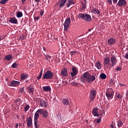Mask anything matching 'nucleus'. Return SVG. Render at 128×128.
Instances as JSON below:
<instances>
[{"instance_id": "f257e3e1", "label": "nucleus", "mask_w": 128, "mask_h": 128, "mask_svg": "<svg viewBox=\"0 0 128 128\" xmlns=\"http://www.w3.org/2000/svg\"><path fill=\"white\" fill-rule=\"evenodd\" d=\"M80 80L82 82H84L86 80L87 82H92L96 80V76L90 75L88 72H86L83 74L82 76L80 78Z\"/></svg>"}, {"instance_id": "f03ea898", "label": "nucleus", "mask_w": 128, "mask_h": 128, "mask_svg": "<svg viewBox=\"0 0 128 128\" xmlns=\"http://www.w3.org/2000/svg\"><path fill=\"white\" fill-rule=\"evenodd\" d=\"M78 18L86 20V22H90L92 20V17L88 14H80L78 15Z\"/></svg>"}, {"instance_id": "7ed1b4c3", "label": "nucleus", "mask_w": 128, "mask_h": 128, "mask_svg": "<svg viewBox=\"0 0 128 128\" xmlns=\"http://www.w3.org/2000/svg\"><path fill=\"white\" fill-rule=\"evenodd\" d=\"M114 92L112 90H107L106 92V96L108 100L114 98Z\"/></svg>"}, {"instance_id": "20e7f679", "label": "nucleus", "mask_w": 128, "mask_h": 128, "mask_svg": "<svg viewBox=\"0 0 128 128\" xmlns=\"http://www.w3.org/2000/svg\"><path fill=\"white\" fill-rule=\"evenodd\" d=\"M42 78L44 80H50V78H52V72L50 70H48L44 74Z\"/></svg>"}, {"instance_id": "39448f33", "label": "nucleus", "mask_w": 128, "mask_h": 128, "mask_svg": "<svg viewBox=\"0 0 128 128\" xmlns=\"http://www.w3.org/2000/svg\"><path fill=\"white\" fill-rule=\"evenodd\" d=\"M70 18H67L66 20L64 22V23L63 25L64 26V30L66 32L68 30V28L70 26Z\"/></svg>"}, {"instance_id": "423d86ee", "label": "nucleus", "mask_w": 128, "mask_h": 128, "mask_svg": "<svg viewBox=\"0 0 128 128\" xmlns=\"http://www.w3.org/2000/svg\"><path fill=\"white\" fill-rule=\"evenodd\" d=\"M96 92L94 90H90V102H94V99L96 98Z\"/></svg>"}, {"instance_id": "0eeeda50", "label": "nucleus", "mask_w": 128, "mask_h": 128, "mask_svg": "<svg viewBox=\"0 0 128 128\" xmlns=\"http://www.w3.org/2000/svg\"><path fill=\"white\" fill-rule=\"evenodd\" d=\"M38 112H40V114H42L44 118H48V113L46 110L44 109H39L38 110Z\"/></svg>"}, {"instance_id": "6e6552de", "label": "nucleus", "mask_w": 128, "mask_h": 128, "mask_svg": "<svg viewBox=\"0 0 128 128\" xmlns=\"http://www.w3.org/2000/svg\"><path fill=\"white\" fill-rule=\"evenodd\" d=\"M110 62L112 63L111 66L113 68L116 64V62H118V60H116V57L114 56H112L110 58Z\"/></svg>"}, {"instance_id": "1a4fd4ad", "label": "nucleus", "mask_w": 128, "mask_h": 128, "mask_svg": "<svg viewBox=\"0 0 128 128\" xmlns=\"http://www.w3.org/2000/svg\"><path fill=\"white\" fill-rule=\"evenodd\" d=\"M72 72H71V76L74 78V76H78V68L76 66H73L72 68Z\"/></svg>"}, {"instance_id": "9d476101", "label": "nucleus", "mask_w": 128, "mask_h": 128, "mask_svg": "<svg viewBox=\"0 0 128 128\" xmlns=\"http://www.w3.org/2000/svg\"><path fill=\"white\" fill-rule=\"evenodd\" d=\"M20 82L18 81L13 80L8 82V84L9 86H20Z\"/></svg>"}, {"instance_id": "9b49d317", "label": "nucleus", "mask_w": 128, "mask_h": 128, "mask_svg": "<svg viewBox=\"0 0 128 128\" xmlns=\"http://www.w3.org/2000/svg\"><path fill=\"white\" fill-rule=\"evenodd\" d=\"M117 6L120 7H122L123 6H126V0H119Z\"/></svg>"}, {"instance_id": "f8f14e48", "label": "nucleus", "mask_w": 128, "mask_h": 128, "mask_svg": "<svg viewBox=\"0 0 128 128\" xmlns=\"http://www.w3.org/2000/svg\"><path fill=\"white\" fill-rule=\"evenodd\" d=\"M10 24H18V20L16 17H11L8 20Z\"/></svg>"}, {"instance_id": "ddd939ff", "label": "nucleus", "mask_w": 128, "mask_h": 128, "mask_svg": "<svg viewBox=\"0 0 128 128\" xmlns=\"http://www.w3.org/2000/svg\"><path fill=\"white\" fill-rule=\"evenodd\" d=\"M37 100L40 102V106L42 108H43V106L46 108V104L44 100H41L40 98H38Z\"/></svg>"}, {"instance_id": "4468645a", "label": "nucleus", "mask_w": 128, "mask_h": 128, "mask_svg": "<svg viewBox=\"0 0 128 128\" xmlns=\"http://www.w3.org/2000/svg\"><path fill=\"white\" fill-rule=\"evenodd\" d=\"M26 120L27 126H28V128L32 126V117H29L27 118Z\"/></svg>"}, {"instance_id": "2eb2a0df", "label": "nucleus", "mask_w": 128, "mask_h": 128, "mask_svg": "<svg viewBox=\"0 0 128 128\" xmlns=\"http://www.w3.org/2000/svg\"><path fill=\"white\" fill-rule=\"evenodd\" d=\"M110 62V58L106 57L104 58V62L103 64L104 66H106Z\"/></svg>"}, {"instance_id": "dca6fc26", "label": "nucleus", "mask_w": 128, "mask_h": 128, "mask_svg": "<svg viewBox=\"0 0 128 128\" xmlns=\"http://www.w3.org/2000/svg\"><path fill=\"white\" fill-rule=\"evenodd\" d=\"M92 114L94 116H100V114L98 112V108H93Z\"/></svg>"}, {"instance_id": "f3484780", "label": "nucleus", "mask_w": 128, "mask_h": 128, "mask_svg": "<svg viewBox=\"0 0 128 128\" xmlns=\"http://www.w3.org/2000/svg\"><path fill=\"white\" fill-rule=\"evenodd\" d=\"M108 44L110 46H112L116 44V39L114 38H110L108 40Z\"/></svg>"}, {"instance_id": "a211bd4d", "label": "nucleus", "mask_w": 128, "mask_h": 128, "mask_svg": "<svg viewBox=\"0 0 128 128\" xmlns=\"http://www.w3.org/2000/svg\"><path fill=\"white\" fill-rule=\"evenodd\" d=\"M27 90L28 92V94H34V86H28L27 87Z\"/></svg>"}, {"instance_id": "6ab92c4d", "label": "nucleus", "mask_w": 128, "mask_h": 128, "mask_svg": "<svg viewBox=\"0 0 128 128\" xmlns=\"http://www.w3.org/2000/svg\"><path fill=\"white\" fill-rule=\"evenodd\" d=\"M91 12L94 14H98L100 16V10H98L97 8L93 9L92 10Z\"/></svg>"}, {"instance_id": "aec40b11", "label": "nucleus", "mask_w": 128, "mask_h": 128, "mask_svg": "<svg viewBox=\"0 0 128 128\" xmlns=\"http://www.w3.org/2000/svg\"><path fill=\"white\" fill-rule=\"evenodd\" d=\"M61 74L64 76H68V70H66V68H64L62 70Z\"/></svg>"}, {"instance_id": "412c9836", "label": "nucleus", "mask_w": 128, "mask_h": 128, "mask_svg": "<svg viewBox=\"0 0 128 128\" xmlns=\"http://www.w3.org/2000/svg\"><path fill=\"white\" fill-rule=\"evenodd\" d=\"M62 104L65 106H70V100H68V98H64L62 100Z\"/></svg>"}, {"instance_id": "4be33fe9", "label": "nucleus", "mask_w": 128, "mask_h": 128, "mask_svg": "<svg viewBox=\"0 0 128 128\" xmlns=\"http://www.w3.org/2000/svg\"><path fill=\"white\" fill-rule=\"evenodd\" d=\"M28 78V74H20V78L22 80H26Z\"/></svg>"}, {"instance_id": "5701e85b", "label": "nucleus", "mask_w": 128, "mask_h": 128, "mask_svg": "<svg viewBox=\"0 0 128 128\" xmlns=\"http://www.w3.org/2000/svg\"><path fill=\"white\" fill-rule=\"evenodd\" d=\"M44 92H50L51 90L50 86H44L42 87Z\"/></svg>"}, {"instance_id": "b1692460", "label": "nucleus", "mask_w": 128, "mask_h": 128, "mask_svg": "<svg viewBox=\"0 0 128 128\" xmlns=\"http://www.w3.org/2000/svg\"><path fill=\"white\" fill-rule=\"evenodd\" d=\"M95 66L98 68V70H102V64L100 61H98L96 64H95Z\"/></svg>"}, {"instance_id": "393cba45", "label": "nucleus", "mask_w": 128, "mask_h": 128, "mask_svg": "<svg viewBox=\"0 0 128 128\" xmlns=\"http://www.w3.org/2000/svg\"><path fill=\"white\" fill-rule=\"evenodd\" d=\"M66 0H61L60 4V8H62L64 6Z\"/></svg>"}, {"instance_id": "a878e982", "label": "nucleus", "mask_w": 128, "mask_h": 128, "mask_svg": "<svg viewBox=\"0 0 128 128\" xmlns=\"http://www.w3.org/2000/svg\"><path fill=\"white\" fill-rule=\"evenodd\" d=\"M12 56L10 54L7 55V56H5V57H4V60H12Z\"/></svg>"}, {"instance_id": "bb28decb", "label": "nucleus", "mask_w": 128, "mask_h": 128, "mask_svg": "<svg viewBox=\"0 0 128 128\" xmlns=\"http://www.w3.org/2000/svg\"><path fill=\"white\" fill-rule=\"evenodd\" d=\"M39 116H40V112H38V110H37L36 113L34 114V121L38 120V118Z\"/></svg>"}, {"instance_id": "cd10ccee", "label": "nucleus", "mask_w": 128, "mask_h": 128, "mask_svg": "<svg viewBox=\"0 0 128 128\" xmlns=\"http://www.w3.org/2000/svg\"><path fill=\"white\" fill-rule=\"evenodd\" d=\"M116 95H117L116 98H118V100H122V94H120V93H118H118H116Z\"/></svg>"}, {"instance_id": "c85d7f7f", "label": "nucleus", "mask_w": 128, "mask_h": 128, "mask_svg": "<svg viewBox=\"0 0 128 128\" xmlns=\"http://www.w3.org/2000/svg\"><path fill=\"white\" fill-rule=\"evenodd\" d=\"M100 78L102 80H106V75L104 73H102L100 74Z\"/></svg>"}, {"instance_id": "c756f323", "label": "nucleus", "mask_w": 128, "mask_h": 128, "mask_svg": "<svg viewBox=\"0 0 128 128\" xmlns=\"http://www.w3.org/2000/svg\"><path fill=\"white\" fill-rule=\"evenodd\" d=\"M122 124H124V123H122V121L120 120L118 121V128H120V126H122Z\"/></svg>"}, {"instance_id": "7c9ffc66", "label": "nucleus", "mask_w": 128, "mask_h": 128, "mask_svg": "<svg viewBox=\"0 0 128 128\" xmlns=\"http://www.w3.org/2000/svg\"><path fill=\"white\" fill-rule=\"evenodd\" d=\"M16 16L18 18H22V13L20 12H17Z\"/></svg>"}, {"instance_id": "2f4dec72", "label": "nucleus", "mask_w": 128, "mask_h": 128, "mask_svg": "<svg viewBox=\"0 0 128 128\" xmlns=\"http://www.w3.org/2000/svg\"><path fill=\"white\" fill-rule=\"evenodd\" d=\"M42 70L40 72V74L37 78V80H40V78H42Z\"/></svg>"}, {"instance_id": "473e14b6", "label": "nucleus", "mask_w": 128, "mask_h": 128, "mask_svg": "<svg viewBox=\"0 0 128 128\" xmlns=\"http://www.w3.org/2000/svg\"><path fill=\"white\" fill-rule=\"evenodd\" d=\"M12 68H18V64H16V62H14L12 65Z\"/></svg>"}, {"instance_id": "72a5a7b5", "label": "nucleus", "mask_w": 128, "mask_h": 128, "mask_svg": "<svg viewBox=\"0 0 128 128\" xmlns=\"http://www.w3.org/2000/svg\"><path fill=\"white\" fill-rule=\"evenodd\" d=\"M30 110V105H26L24 106V112H28Z\"/></svg>"}, {"instance_id": "f704fd0d", "label": "nucleus", "mask_w": 128, "mask_h": 128, "mask_svg": "<svg viewBox=\"0 0 128 128\" xmlns=\"http://www.w3.org/2000/svg\"><path fill=\"white\" fill-rule=\"evenodd\" d=\"M8 0H2L0 2V3L2 4H4L6 2H8Z\"/></svg>"}, {"instance_id": "c9c22d12", "label": "nucleus", "mask_w": 128, "mask_h": 128, "mask_svg": "<svg viewBox=\"0 0 128 128\" xmlns=\"http://www.w3.org/2000/svg\"><path fill=\"white\" fill-rule=\"evenodd\" d=\"M34 124L36 128H40V127L38 126V121H34Z\"/></svg>"}, {"instance_id": "e433bc0d", "label": "nucleus", "mask_w": 128, "mask_h": 128, "mask_svg": "<svg viewBox=\"0 0 128 128\" xmlns=\"http://www.w3.org/2000/svg\"><path fill=\"white\" fill-rule=\"evenodd\" d=\"M50 58H52V56H50V55H47L45 58V60H50Z\"/></svg>"}, {"instance_id": "4c0bfd02", "label": "nucleus", "mask_w": 128, "mask_h": 128, "mask_svg": "<svg viewBox=\"0 0 128 128\" xmlns=\"http://www.w3.org/2000/svg\"><path fill=\"white\" fill-rule=\"evenodd\" d=\"M110 84L112 86H114V79H110Z\"/></svg>"}, {"instance_id": "58836bf2", "label": "nucleus", "mask_w": 128, "mask_h": 128, "mask_svg": "<svg viewBox=\"0 0 128 128\" xmlns=\"http://www.w3.org/2000/svg\"><path fill=\"white\" fill-rule=\"evenodd\" d=\"M68 2L70 4H74V0H68Z\"/></svg>"}, {"instance_id": "ea45409f", "label": "nucleus", "mask_w": 128, "mask_h": 128, "mask_svg": "<svg viewBox=\"0 0 128 128\" xmlns=\"http://www.w3.org/2000/svg\"><path fill=\"white\" fill-rule=\"evenodd\" d=\"M76 54V51H72L70 52V54L71 56H74V54Z\"/></svg>"}, {"instance_id": "a19ab883", "label": "nucleus", "mask_w": 128, "mask_h": 128, "mask_svg": "<svg viewBox=\"0 0 128 128\" xmlns=\"http://www.w3.org/2000/svg\"><path fill=\"white\" fill-rule=\"evenodd\" d=\"M82 8L84 10L85 8H86V4H84V3H82Z\"/></svg>"}, {"instance_id": "79ce46f5", "label": "nucleus", "mask_w": 128, "mask_h": 128, "mask_svg": "<svg viewBox=\"0 0 128 128\" xmlns=\"http://www.w3.org/2000/svg\"><path fill=\"white\" fill-rule=\"evenodd\" d=\"M24 90V88H22L19 90V92H22Z\"/></svg>"}, {"instance_id": "37998d69", "label": "nucleus", "mask_w": 128, "mask_h": 128, "mask_svg": "<svg viewBox=\"0 0 128 128\" xmlns=\"http://www.w3.org/2000/svg\"><path fill=\"white\" fill-rule=\"evenodd\" d=\"M40 20V16L34 17V20Z\"/></svg>"}, {"instance_id": "c03bdc74", "label": "nucleus", "mask_w": 128, "mask_h": 128, "mask_svg": "<svg viewBox=\"0 0 128 128\" xmlns=\"http://www.w3.org/2000/svg\"><path fill=\"white\" fill-rule=\"evenodd\" d=\"M101 120H102V119H100V118L97 119L96 122L98 124H100V122Z\"/></svg>"}, {"instance_id": "a18cd8bd", "label": "nucleus", "mask_w": 128, "mask_h": 128, "mask_svg": "<svg viewBox=\"0 0 128 128\" xmlns=\"http://www.w3.org/2000/svg\"><path fill=\"white\" fill-rule=\"evenodd\" d=\"M122 70V68L118 66V67H117V68L116 69V70L117 72H118V71L120 70Z\"/></svg>"}, {"instance_id": "49530a36", "label": "nucleus", "mask_w": 128, "mask_h": 128, "mask_svg": "<svg viewBox=\"0 0 128 128\" xmlns=\"http://www.w3.org/2000/svg\"><path fill=\"white\" fill-rule=\"evenodd\" d=\"M108 4H110V5L112 4V0H108Z\"/></svg>"}, {"instance_id": "de8ad7c7", "label": "nucleus", "mask_w": 128, "mask_h": 128, "mask_svg": "<svg viewBox=\"0 0 128 128\" xmlns=\"http://www.w3.org/2000/svg\"><path fill=\"white\" fill-rule=\"evenodd\" d=\"M66 6L68 8L69 6H72V4H69L68 2V3L66 4Z\"/></svg>"}, {"instance_id": "09e8293b", "label": "nucleus", "mask_w": 128, "mask_h": 128, "mask_svg": "<svg viewBox=\"0 0 128 128\" xmlns=\"http://www.w3.org/2000/svg\"><path fill=\"white\" fill-rule=\"evenodd\" d=\"M125 58H126V60H128V54H125V56H124Z\"/></svg>"}, {"instance_id": "8fccbe9b", "label": "nucleus", "mask_w": 128, "mask_h": 128, "mask_svg": "<svg viewBox=\"0 0 128 128\" xmlns=\"http://www.w3.org/2000/svg\"><path fill=\"white\" fill-rule=\"evenodd\" d=\"M62 83L64 84H68V81L66 80H63Z\"/></svg>"}, {"instance_id": "3c124183", "label": "nucleus", "mask_w": 128, "mask_h": 128, "mask_svg": "<svg viewBox=\"0 0 128 128\" xmlns=\"http://www.w3.org/2000/svg\"><path fill=\"white\" fill-rule=\"evenodd\" d=\"M44 14V11H40V16H43Z\"/></svg>"}, {"instance_id": "603ef678", "label": "nucleus", "mask_w": 128, "mask_h": 128, "mask_svg": "<svg viewBox=\"0 0 128 128\" xmlns=\"http://www.w3.org/2000/svg\"><path fill=\"white\" fill-rule=\"evenodd\" d=\"M72 84H73V86H76L77 84L76 82H72Z\"/></svg>"}, {"instance_id": "864d4df0", "label": "nucleus", "mask_w": 128, "mask_h": 128, "mask_svg": "<svg viewBox=\"0 0 128 128\" xmlns=\"http://www.w3.org/2000/svg\"><path fill=\"white\" fill-rule=\"evenodd\" d=\"M21 117H22V120H24V118H25L24 115L22 114Z\"/></svg>"}, {"instance_id": "5fc2aeb1", "label": "nucleus", "mask_w": 128, "mask_h": 128, "mask_svg": "<svg viewBox=\"0 0 128 128\" xmlns=\"http://www.w3.org/2000/svg\"><path fill=\"white\" fill-rule=\"evenodd\" d=\"M112 2L114 4H116V2H118V0H112Z\"/></svg>"}, {"instance_id": "6e6d98bb", "label": "nucleus", "mask_w": 128, "mask_h": 128, "mask_svg": "<svg viewBox=\"0 0 128 128\" xmlns=\"http://www.w3.org/2000/svg\"><path fill=\"white\" fill-rule=\"evenodd\" d=\"M110 128H114V125H113L112 124H111L110 125Z\"/></svg>"}, {"instance_id": "4d7b16f0", "label": "nucleus", "mask_w": 128, "mask_h": 128, "mask_svg": "<svg viewBox=\"0 0 128 128\" xmlns=\"http://www.w3.org/2000/svg\"><path fill=\"white\" fill-rule=\"evenodd\" d=\"M26 2V0H22V4H24V2Z\"/></svg>"}, {"instance_id": "13d9d810", "label": "nucleus", "mask_w": 128, "mask_h": 128, "mask_svg": "<svg viewBox=\"0 0 128 128\" xmlns=\"http://www.w3.org/2000/svg\"><path fill=\"white\" fill-rule=\"evenodd\" d=\"M15 128H18V124H16L15 126Z\"/></svg>"}, {"instance_id": "bf43d9fd", "label": "nucleus", "mask_w": 128, "mask_h": 128, "mask_svg": "<svg viewBox=\"0 0 128 128\" xmlns=\"http://www.w3.org/2000/svg\"><path fill=\"white\" fill-rule=\"evenodd\" d=\"M42 48H43V50H44V52H46V47L43 46Z\"/></svg>"}, {"instance_id": "052dcab7", "label": "nucleus", "mask_w": 128, "mask_h": 128, "mask_svg": "<svg viewBox=\"0 0 128 128\" xmlns=\"http://www.w3.org/2000/svg\"><path fill=\"white\" fill-rule=\"evenodd\" d=\"M35 2H40V0H35Z\"/></svg>"}, {"instance_id": "680f3d73", "label": "nucleus", "mask_w": 128, "mask_h": 128, "mask_svg": "<svg viewBox=\"0 0 128 128\" xmlns=\"http://www.w3.org/2000/svg\"><path fill=\"white\" fill-rule=\"evenodd\" d=\"M120 86H124V84H122L121 83L119 84Z\"/></svg>"}, {"instance_id": "e2e57ef3", "label": "nucleus", "mask_w": 128, "mask_h": 128, "mask_svg": "<svg viewBox=\"0 0 128 128\" xmlns=\"http://www.w3.org/2000/svg\"><path fill=\"white\" fill-rule=\"evenodd\" d=\"M118 97H116V98H115V100H118Z\"/></svg>"}, {"instance_id": "0e129e2a", "label": "nucleus", "mask_w": 128, "mask_h": 128, "mask_svg": "<svg viewBox=\"0 0 128 128\" xmlns=\"http://www.w3.org/2000/svg\"><path fill=\"white\" fill-rule=\"evenodd\" d=\"M128 90L127 91V92H126V96H128Z\"/></svg>"}, {"instance_id": "69168bd1", "label": "nucleus", "mask_w": 128, "mask_h": 128, "mask_svg": "<svg viewBox=\"0 0 128 128\" xmlns=\"http://www.w3.org/2000/svg\"><path fill=\"white\" fill-rule=\"evenodd\" d=\"M88 32H90V30H92V29H88Z\"/></svg>"}, {"instance_id": "338daca9", "label": "nucleus", "mask_w": 128, "mask_h": 128, "mask_svg": "<svg viewBox=\"0 0 128 128\" xmlns=\"http://www.w3.org/2000/svg\"><path fill=\"white\" fill-rule=\"evenodd\" d=\"M19 102L20 101H19L18 100H16V102Z\"/></svg>"}, {"instance_id": "774afa93", "label": "nucleus", "mask_w": 128, "mask_h": 128, "mask_svg": "<svg viewBox=\"0 0 128 128\" xmlns=\"http://www.w3.org/2000/svg\"><path fill=\"white\" fill-rule=\"evenodd\" d=\"M26 82H28V80H26Z\"/></svg>"}]
</instances>
